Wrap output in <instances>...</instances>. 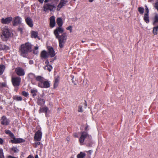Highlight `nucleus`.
Returning <instances> with one entry per match:
<instances>
[{"instance_id":"c756f323","label":"nucleus","mask_w":158,"mask_h":158,"mask_svg":"<svg viewBox=\"0 0 158 158\" xmlns=\"http://www.w3.org/2000/svg\"><path fill=\"white\" fill-rule=\"evenodd\" d=\"M38 36L37 33L34 31H32L31 32V37L32 38H36Z\"/></svg>"},{"instance_id":"e2e57ef3","label":"nucleus","mask_w":158,"mask_h":158,"mask_svg":"<svg viewBox=\"0 0 158 158\" xmlns=\"http://www.w3.org/2000/svg\"><path fill=\"white\" fill-rule=\"evenodd\" d=\"M152 1V0H149L148 2H151Z\"/></svg>"},{"instance_id":"6ab92c4d","label":"nucleus","mask_w":158,"mask_h":158,"mask_svg":"<svg viewBox=\"0 0 158 158\" xmlns=\"http://www.w3.org/2000/svg\"><path fill=\"white\" fill-rule=\"evenodd\" d=\"M9 49V47L4 45L2 43H0V50H7Z\"/></svg>"},{"instance_id":"0e129e2a","label":"nucleus","mask_w":158,"mask_h":158,"mask_svg":"<svg viewBox=\"0 0 158 158\" xmlns=\"http://www.w3.org/2000/svg\"><path fill=\"white\" fill-rule=\"evenodd\" d=\"M74 78V77H72V82H73V79Z\"/></svg>"},{"instance_id":"4be33fe9","label":"nucleus","mask_w":158,"mask_h":158,"mask_svg":"<svg viewBox=\"0 0 158 158\" xmlns=\"http://www.w3.org/2000/svg\"><path fill=\"white\" fill-rule=\"evenodd\" d=\"M56 23L59 27H62L63 25V22L61 18L60 17L58 18L56 20Z\"/></svg>"},{"instance_id":"f3484780","label":"nucleus","mask_w":158,"mask_h":158,"mask_svg":"<svg viewBox=\"0 0 158 158\" xmlns=\"http://www.w3.org/2000/svg\"><path fill=\"white\" fill-rule=\"evenodd\" d=\"M50 27L53 28L55 27L56 24L55 17L53 16H52L50 18Z\"/></svg>"},{"instance_id":"f704fd0d","label":"nucleus","mask_w":158,"mask_h":158,"mask_svg":"<svg viewBox=\"0 0 158 158\" xmlns=\"http://www.w3.org/2000/svg\"><path fill=\"white\" fill-rule=\"evenodd\" d=\"M15 100L17 101H20L22 100V98L21 96H15L14 97Z\"/></svg>"},{"instance_id":"20e7f679","label":"nucleus","mask_w":158,"mask_h":158,"mask_svg":"<svg viewBox=\"0 0 158 158\" xmlns=\"http://www.w3.org/2000/svg\"><path fill=\"white\" fill-rule=\"evenodd\" d=\"M56 5L55 4L47 3L44 5V9L45 11H47L48 10L52 11L53 9L56 7Z\"/></svg>"},{"instance_id":"c9c22d12","label":"nucleus","mask_w":158,"mask_h":158,"mask_svg":"<svg viewBox=\"0 0 158 158\" xmlns=\"http://www.w3.org/2000/svg\"><path fill=\"white\" fill-rule=\"evenodd\" d=\"M144 20L146 22V23H148L149 22V16L147 15H144Z\"/></svg>"},{"instance_id":"864d4df0","label":"nucleus","mask_w":158,"mask_h":158,"mask_svg":"<svg viewBox=\"0 0 158 158\" xmlns=\"http://www.w3.org/2000/svg\"><path fill=\"white\" fill-rule=\"evenodd\" d=\"M27 158H34V157L31 155H29Z\"/></svg>"},{"instance_id":"3c124183","label":"nucleus","mask_w":158,"mask_h":158,"mask_svg":"<svg viewBox=\"0 0 158 158\" xmlns=\"http://www.w3.org/2000/svg\"><path fill=\"white\" fill-rule=\"evenodd\" d=\"M74 137H78V135L77 134V133H75L74 134Z\"/></svg>"},{"instance_id":"9b49d317","label":"nucleus","mask_w":158,"mask_h":158,"mask_svg":"<svg viewBox=\"0 0 158 158\" xmlns=\"http://www.w3.org/2000/svg\"><path fill=\"white\" fill-rule=\"evenodd\" d=\"M12 139L10 140L11 142L13 143H18L24 142V139L20 138H15L14 135L13 137H12Z\"/></svg>"},{"instance_id":"de8ad7c7","label":"nucleus","mask_w":158,"mask_h":158,"mask_svg":"<svg viewBox=\"0 0 158 158\" xmlns=\"http://www.w3.org/2000/svg\"><path fill=\"white\" fill-rule=\"evenodd\" d=\"M4 154L2 148H0V155Z\"/></svg>"},{"instance_id":"412c9836","label":"nucleus","mask_w":158,"mask_h":158,"mask_svg":"<svg viewBox=\"0 0 158 158\" xmlns=\"http://www.w3.org/2000/svg\"><path fill=\"white\" fill-rule=\"evenodd\" d=\"M36 80L38 81V84H40L44 80V79L41 76H37L36 77Z\"/></svg>"},{"instance_id":"2f4dec72","label":"nucleus","mask_w":158,"mask_h":158,"mask_svg":"<svg viewBox=\"0 0 158 158\" xmlns=\"http://www.w3.org/2000/svg\"><path fill=\"white\" fill-rule=\"evenodd\" d=\"M157 23H158V15H156L154 18V21L153 22L154 25H156Z\"/></svg>"},{"instance_id":"f03ea898","label":"nucleus","mask_w":158,"mask_h":158,"mask_svg":"<svg viewBox=\"0 0 158 158\" xmlns=\"http://www.w3.org/2000/svg\"><path fill=\"white\" fill-rule=\"evenodd\" d=\"M2 32L1 34V37L3 41H7L10 37L11 33L7 27L5 26L2 29Z\"/></svg>"},{"instance_id":"f257e3e1","label":"nucleus","mask_w":158,"mask_h":158,"mask_svg":"<svg viewBox=\"0 0 158 158\" xmlns=\"http://www.w3.org/2000/svg\"><path fill=\"white\" fill-rule=\"evenodd\" d=\"M31 51V45L29 43H27L21 45L19 52L21 56L25 57L27 56L28 53Z\"/></svg>"},{"instance_id":"338daca9","label":"nucleus","mask_w":158,"mask_h":158,"mask_svg":"<svg viewBox=\"0 0 158 158\" xmlns=\"http://www.w3.org/2000/svg\"><path fill=\"white\" fill-rule=\"evenodd\" d=\"M82 43H84V42H85V41H83V40H82Z\"/></svg>"},{"instance_id":"393cba45","label":"nucleus","mask_w":158,"mask_h":158,"mask_svg":"<svg viewBox=\"0 0 158 158\" xmlns=\"http://www.w3.org/2000/svg\"><path fill=\"white\" fill-rule=\"evenodd\" d=\"M45 102V101L43 99H42L40 98H38V103L39 105H42Z\"/></svg>"},{"instance_id":"49530a36","label":"nucleus","mask_w":158,"mask_h":158,"mask_svg":"<svg viewBox=\"0 0 158 158\" xmlns=\"http://www.w3.org/2000/svg\"><path fill=\"white\" fill-rule=\"evenodd\" d=\"M4 141L2 139L0 138V144H2L3 143Z\"/></svg>"},{"instance_id":"4d7b16f0","label":"nucleus","mask_w":158,"mask_h":158,"mask_svg":"<svg viewBox=\"0 0 158 158\" xmlns=\"http://www.w3.org/2000/svg\"><path fill=\"white\" fill-rule=\"evenodd\" d=\"M87 152H88L90 154H91V153H92L93 151L92 150H89V151H88Z\"/></svg>"},{"instance_id":"4468645a","label":"nucleus","mask_w":158,"mask_h":158,"mask_svg":"<svg viewBox=\"0 0 158 158\" xmlns=\"http://www.w3.org/2000/svg\"><path fill=\"white\" fill-rule=\"evenodd\" d=\"M13 19L12 17H11L6 18H2L1 20V22L4 24H8L10 23Z\"/></svg>"},{"instance_id":"72a5a7b5","label":"nucleus","mask_w":158,"mask_h":158,"mask_svg":"<svg viewBox=\"0 0 158 158\" xmlns=\"http://www.w3.org/2000/svg\"><path fill=\"white\" fill-rule=\"evenodd\" d=\"M38 47L36 46L35 47L33 51V53L34 54L37 55L38 54Z\"/></svg>"},{"instance_id":"bb28decb","label":"nucleus","mask_w":158,"mask_h":158,"mask_svg":"<svg viewBox=\"0 0 158 158\" xmlns=\"http://www.w3.org/2000/svg\"><path fill=\"white\" fill-rule=\"evenodd\" d=\"M59 77H57L55 78V82L54 84V87L55 88L58 85V83L59 82Z\"/></svg>"},{"instance_id":"473e14b6","label":"nucleus","mask_w":158,"mask_h":158,"mask_svg":"<svg viewBox=\"0 0 158 158\" xmlns=\"http://www.w3.org/2000/svg\"><path fill=\"white\" fill-rule=\"evenodd\" d=\"M31 92L33 96H35L36 95V93L37 92V90L35 89H33L31 90Z\"/></svg>"},{"instance_id":"58836bf2","label":"nucleus","mask_w":158,"mask_h":158,"mask_svg":"<svg viewBox=\"0 0 158 158\" xmlns=\"http://www.w3.org/2000/svg\"><path fill=\"white\" fill-rule=\"evenodd\" d=\"M146 11L144 15H147L148 16V13H149V10L148 8L147 7V6L146 5Z\"/></svg>"},{"instance_id":"052dcab7","label":"nucleus","mask_w":158,"mask_h":158,"mask_svg":"<svg viewBox=\"0 0 158 158\" xmlns=\"http://www.w3.org/2000/svg\"><path fill=\"white\" fill-rule=\"evenodd\" d=\"M35 158H38V155H36L35 156Z\"/></svg>"},{"instance_id":"09e8293b","label":"nucleus","mask_w":158,"mask_h":158,"mask_svg":"<svg viewBox=\"0 0 158 158\" xmlns=\"http://www.w3.org/2000/svg\"><path fill=\"white\" fill-rule=\"evenodd\" d=\"M7 158H18L17 157L13 156H7Z\"/></svg>"},{"instance_id":"5fc2aeb1","label":"nucleus","mask_w":158,"mask_h":158,"mask_svg":"<svg viewBox=\"0 0 158 158\" xmlns=\"http://www.w3.org/2000/svg\"><path fill=\"white\" fill-rule=\"evenodd\" d=\"M84 104L85 106V108H86L87 107V104H86V102L85 101V103H84Z\"/></svg>"},{"instance_id":"4c0bfd02","label":"nucleus","mask_w":158,"mask_h":158,"mask_svg":"<svg viewBox=\"0 0 158 158\" xmlns=\"http://www.w3.org/2000/svg\"><path fill=\"white\" fill-rule=\"evenodd\" d=\"M11 149L15 153L18 152H19V150L16 147H13L11 148Z\"/></svg>"},{"instance_id":"a211bd4d","label":"nucleus","mask_w":158,"mask_h":158,"mask_svg":"<svg viewBox=\"0 0 158 158\" xmlns=\"http://www.w3.org/2000/svg\"><path fill=\"white\" fill-rule=\"evenodd\" d=\"M25 21L27 24L30 27L33 26V24L32 19L29 18L27 17L25 19Z\"/></svg>"},{"instance_id":"1a4fd4ad","label":"nucleus","mask_w":158,"mask_h":158,"mask_svg":"<svg viewBox=\"0 0 158 158\" xmlns=\"http://www.w3.org/2000/svg\"><path fill=\"white\" fill-rule=\"evenodd\" d=\"M38 86L41 88H48L50 87V83L48 81L44 80L40 84H38Z\"/></svg>"},{"instance_id":"2eb2a0df","label":"nucleus","mask_w":158,"mask_h":158,"mask_svg":"<svg viewBox=\"0 0 158 158\" xmlns=\"http://www.w3.org/2000/svg\"><path fill=\"white\" fill-rule=\"evenodd\" d=\"M67 2V0H61L57 6V10H59L60 8L64 6Z\"/></svg>"},{"instance_id":"a19ab883","label":"nucleus","mask_w":158,"mask_h":158,"mask_svg":"<svg viewBox=\"0 0 158 158\" xmlns=\"http://www.w3.org/2000/svg\"><path fill=\"white\" fill-rule=\"evenodd\" d=\"M22 95L26 97H27L28 95V94L27 92H26L25 91H23L22 92Z\"/></svg>"},{"instance_id":"6e6d98bb","label":"nucleus","mask_w":158,"mask_h":158,"mask_svg":"<svg viewBox=\"0 0 158 158\" xmlns=\"http://www.w3.org/2000/svg\"><path fill=\"white\" fill-rule=\"evenodd\" d=\"M41 3H42L44 2V0H38Z\"/></svg>"},{"instance_id":"ea45409f","label":"nucleus","mask_w":158,"mask_h":158,"mask_svg":"<svg viewBox=\"0 0 158 158\" xmlns=\"http://www.w3.org/2000/svg\"><path fill=\"white\" fill-rule=\"evenodd\" d=\"M59 0H45L44 2H47L48 1H50L51 2H54L55 3H56L58 2Z\"/></svg>"},{"instance_id":"0eeeda50","label":"nucleus","mask_w":158,"mask_h":158,"mask_svg":"<svg viewBox=\"0 0 158 158\" xmlns=\"http://www.w3.org/2000/svg\"><path fill=\"white\" fill-rule=\"evenodd\" d=\"M64 31V29L61 27H57L54 31V34L56 37V38L60 37V35L59 34L62 33Z\"/></svg>"},{"instance_id":"39448f33","label":"nucleus","mask_w":158,"mask_h":158,"mask_svg":"<svg viewBox=\"0 0 158 158\" xmlns=\"http://www.w3.org/2000/svg\"><path fill=\"white\" fill-rule=\"evenodd\" d=\"M89 138V136L86 132H82L81 133V136L79 139V142L81 144H82L85 139Z\"/></svg>"},{"instance_id":"37998d69","label":"nucleus","mask_w":158,"mask_h":158,"mask_svg":"<svg viewBox=\"0 0 158 158\" xmlns=\"http://www.w3.org/2000/svg\"><path fill=\"white\" fill-rule=\"evenodd\" d=\"M40 142H35V147L37 148L38 145H40Z\"/></svg>"},{"instance_id":"c85d7f7f","label":"nucleus","mask_w":158,"mask_h":158,"mask_svg":"<svg viewBox=\"0 0 158 158\" xmlns=\"http://www.w3.org/2000/svg\"><path fill=\"white\" fill-rule=\"evenodd\" d=\"M158 32V25L154 27L153 28V33L154 35H156L157 34Z\"/></svg>"},{"instance_id":"b1692460","label":"nucleus","mask_w":158,"mask_h":158,"mask_svg":"<svg viewBox=\"0 0 158 158\" xmlns=\"http://www.w3.org/2000/svg\"><path fill=\"white\" fill-rule=\"evenodd\" d=\"M44 69L45 70H47L50 72L52 69V67L51 65H46L44 67Z\"/></svg>"},{"instance_id":"13d9d810","label":"nucleus","mask_w":158,"mask_h":158,"mask_svg":"<svg viewBox=\"0 0 158 158\" xmlns=\"http://www.w3.org/2000/svg\"><path fill=\"white\" fill-rule=\"evenodd\" d=\"M45 64H47V65H48V63H49V62H48V61H46L45 62Z\"/></svg>"},{"instance_id":"9d476101","label":"nucleus","mask_w":158,"mask_h":158,"mask_svg":"<svg viewBox=\"0 0 158 158\" xmlns=\"http://www.w3.org/2000/svg\"><path fill=\"white\" fill-rule=\"evenodd\" d=\"M1 123L3 125H8L9 124L10 120L7 119L5 116H2L1 118Z\"/></svg>"},{"instance_id":"cd10ccee","label":"nucleus","mask_w":158,"mask_h":158,"mask_svg":"<svg viewBox=\"0 0 158 158\" xmlns=\"http://www.w3.org/2000/svg\"><path fill=\"white\" fill-rule=\"evenodd\" d=\"M5 66L3 65H0V75H2L5 69Z\"/></svg>"},{"instance_id":"c03bdc74","label":"nucleus","mask_w":158,"mask_h":158,"mask_svg":"<svg viewBox=\"0 0 158 158\" xmlns=\"http://www.w3.org/2000/svg\"><path fill=\"white\" fill-rule=\"evenodd\" d=\"M78 111L79 112H82V107L81 106H79L78 107Z\"/></svg>"},{"instance_id":"7c9ffc66","label":"nucleus","mask_w":158,"mask_h":158,"mask_svg":"<svg viewBox=\"0 0 158 158\" xmlns=\"http://www.w3.org/2000/svg\"><path fill=\"white\" fill-rule=\"evenodd\" d=\"M5 132L6 134L9 135L11 138L14 137V135L10 131L6 130H5Z\"/></svg>"},{"instance_id":"6e6552de","label":"nucleus","mask_w":158,"mask_h":158,"mask_svg":"<svg viewBox=\"0 0 158 158\" xmlns=\"http://www.w3.org/2000/svg\"><path fill=\"white\" fill-rule=\"evenodd\" d=\"M22 19L19 16L15 17L13 21V24L14 26H17L21 23Z\"/></svg>"},{"instance_id":"5701e85b","label":"nucleus","mask_w":158,"mask_h":158,"mask_svg":"<svg viewBox=\"0 0 158 158\" xmlns=\"http://www.w3.org/2000/svg\"><path fill=\"white\" fill-rule=\"evenodd\" d=\"M86 156L85 153L82 152H80L77 156V158H84Z\"/></svg>"},{"instance_id":"bf43d9fd","label":"nucleus","mask_w":158,"mask_h":158,"mask_svg":"<svg viewBox=\"0 0 158 158\" xmlns=\"http://www.w3.org/2000/svg\"><path fill=\"white\" fill-rule=\"evenodd\" d=\"M16 87H15V91H17V90H18V88H17Z\"/></svg>"},{"instance_id":"f8f14e48","label":"nucleus","mask_w":158,"mask_h":158,"mask_svg":"<svg viewBox=\"0 0 158 158\" xmlns=\"http://www.w3.org/2000/svg\"><path fill=\"white\" fill-rule=\"evenodd\" d=\"M15 71L16 74L19 76H23L25 75V72L22 68L17 67L15 69Z\"/></svg>"},{"instance_id":"ddd939ff","label":"nucleus","mask_w":158,"mask_h":158,"mask_svg":"<svg viewBox=\"0 0 158 158\" xmlns=\"http://www.w3.org/2000/svg\"><path fill=\"white\" fill-rule=\"evenodd\" d=\"M42 132L40 130L38 131L35 133L34 137V140L36 141H40L42 138Z\"/></svg>"},{"instance_id":"603ef678","label":"nucleus","mask_w":158,"mask_h":158,"mask_svg":"<svg viewBox=\"0 0 158 158\" xmlns=\"http://www.w3.org/2000/svg\"><path fill=\"white\" fill-rule=\"evenodd\" d=\"M0 158H4V154L0 155Z\"/></svg>"},{"instance_id":"dca6fc26","label":"nucleus","mask_w":158,"mask_h":158,"mask_svg":"<svg viewBox=\"0 0 158 158\" xmlns=\"http://www.w3.org/2000/svg\"><path fill=\"white\" fill-rule=\"evenodd\" d=\"M48 53L51 57H54L55 55V53L53 48L52 47H49L48 48Z\"/></svg>"},{"instance_id":"e433bc0d","label":"nucleus","mask_w":158,"mask_h":158,"mask_svg":"<svg viewBox=\"0 0 158 158\" xmlns=\"http://www.w3.org/2000/svg\"><path fill=\"white\" fill-rule=\"evenodd\" d=\"M138 10L141 14H143L144 12V9L143 7H139Z\"/></svg>"},{"instance_id":"680f3d73","label":"nucleus","mask_w":158,"mask_h":158,"mask_svg":"<svg viewBox=\"0 0 158 158\" xmlns=\"http://www.w3.org/2000/svg\"><path fill=\"white\" fill-rule=\"evenodd\" d=\"M94 0H89V2H92Z\"/></svg>"},{"instance_id":"7ed1b4c3","label":"nucleus","mask_w":158,"mask_h":158,"mask_svg":"<svg viewBox=\"0 0 158 158\" xmlns=\"http://www.w3.org/2000/svg\"><path fill=\"white\" fill-rule=\"evenodd\" d=\"M67 37L66 33H64L60 35V37L56 38L58 40L59 46L60 48H62L64 47L67 39Z\"/></svg>"},{"instance_id":"a878e982","label":"nucleus","mask_w":158,"mask_h":158,"mask_svg":"<svg viewBox=\"0 0 158 158\" xmlns=\"http://www.w3.org/2000/svg\"><path fill=\"white\" fill-rule=\"evenodd\" d=\"M48 109V108L47 107H44L43 108H40L39 110V112L40 113L42 112L47 113Z\"/></svg>"},{"instance_id":"a18cd8bd","label":"nucleus","mask_w":158,"mask_h":158,"mask_svg":"<svg viewBox=\"0 0 158 158\" xmlns=\"http://www.w3.org/2000/svg\"><path fill=\"white\" fill-rule=\"evenodd\" d=\"M29 77H35V75L34 74L32 73H30L29 74Z\"/></svg>"},{"instance_id":"aec40b11","label":"nucleus","mask_w":158,"mask_h":158,"mask_svg":"<svg viewBox=\"0 0 158 158\" xmlns=\"http://www.w3.org/2000/svg\"><path fill=\"white\" fill-rule=\"evenodd\" d=\"M48 56V53L45 51H43L41 53V57L42 58L45 59Z\"/></svg>"},{"instance_id":"8fccbe9b","label":"nucleus","mask_w":158,"mask_h":158,"mask_svg":"<svg viewBox=\"0 0 158 158\" xmlns=\"http://www.w3.org/2000/svg\"><path fill=\"white\" fill-rule=\"evenodd\" d=\"M33 61L32 60H31L29 61V63L30 64H33Z\"/></svg>"},{"instance_id":"423d86ee","label":"nucleus","mask_w":158,"mask_h":158,"mask_svg":"<svg viewBox=\"0 0 158 158\" xmlns=\"http://www.w3.org/2000/svg\"><path fill=\"white\" fill-rule=\"evenodd\" d=\"M21 79L19 77H15L12 78L11 81L13 85L15 87H17L20 85Z\"/></svg>"},{"instance_id":"79ce46f5","label":"nucleus","mask_w":158,"mask_h":158,"mask_svg":"<svg viewBox=\"0 0 158 158\" xmlns=\"http://www.w3.org/2000/svg\"><path fill=\"white\" fill-rule=\"evenodd\" d=\"M72 27L71 26H69L68 27H67L66 28L67 30H70V32H71L72 31Z\"/></svg>"},{"instance_id":"69168bd1","label":"nucleus","mask_w":158,"mask_h":158,"mask_svg":"<svg viewBox=\"0 0 158 158\" xmlns=\"http://www.w3.org/2000/svg\"><path fill=\"white\" fill-rule=\"evenodd\" d=\"M87 127H85V130H87Z\"/></svg>"}]
</instances>
